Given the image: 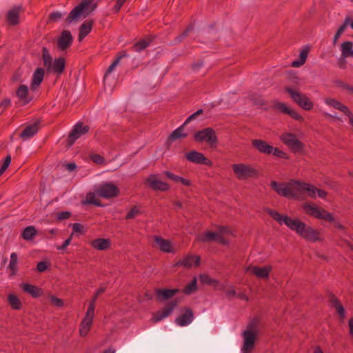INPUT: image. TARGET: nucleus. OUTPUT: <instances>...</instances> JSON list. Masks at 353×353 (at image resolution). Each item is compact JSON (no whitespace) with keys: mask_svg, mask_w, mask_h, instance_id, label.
I'll list each match as a JSON object with an SVG mask.
<instances>
[{"mask_svg":"<svg viewBox=\"0 0 353 353\" xmlns=\"http://www.w3.org/2000/svg\"><path fill=\"white\" fill-rule=\"evenodd\" d=\"M87 203L94 204L96 205H100V203L97 199H96L94 194L89 193L86 197Z\"/></svg>","mask_w":353,"mask_h":353,"instance_id":"603ef678","label":"nucleus"},{"mask_svg":"<svg viewBox=\"0 0 353 353\" xmlns=\"http://www.w3.org/2000/svg\"><path fill=\"white\" fill-rule=\"evenodd\" d=\"M196 278H194L193 280L188 283L183 290V292L185 294H191L192 292H195L197 289L196 287Z\"/></svg>","mask_w":353,"mask_h":353,"instance_id":"a18cd8bd","label":"nucleus"},{"mask_svg":"<svg viewBox=\"0 0 353 353\" xmlns=\"http://www.w3.org/2000/svg\"><path fill=\"white\" fill-rule=\"evenodd\" d=\"M194 315L192 311L187 308L185 313L181 314L176 319V323L180 326H185L189 325L193 321Z\"/></svg>","mask_w":353,"mask_h":353,"instance_id":"a878e982","label":"nucleus"},{"mask_svg":"<svg viewBox=\"0 0 353 353\" xmlns=\"http://www.w3.org/2000/svg\"><path fill=\"white\" fill-rule=\"evenodd\" d=\"M257 333L256 326L253 324L249 325L248 328L243 332V345L241 348L243 353H250L252 351Z\"/></svg>","mask_w":353,"mask_h":353,"instance_id":"423d86ee","label":"nucleus"},{"mask_svg":"<svg viewBox=\"0 0 353 353\" xmlns=\"http://www.w3.org/2000/svg\"><path fill=\"white\" fill-rule=\"evenodd\" d=\"M16 96L23 105H27L33 99L28 86L23 84L19 85L17 89Z\"/></svg>","mask_w":353,"mask_h":353,"instance_id":"aec40b11","label":"nucleus"},{"mask_svg":"<svg viewBox=\"0 0 353 353\" xmlns=\"http://www.w3.org/2000/svg\"><path fill=\"white\" fill-rule=\"evenodd\" d=\"M199 263L200 257L199 256L188 255L181 261L178 262V264L190 268L193 266L199 265Z\"/></svg>","mask_w":353,"mask_h":353,"instance_id":"cd10ccee","label":"nucleus"},{"mask_svg":"<svg viewBox=\"0 0 353 353\" xmlns=\"http://www.w3.org/2000/svg\"><path fill=\"white\" fill-rule=\"evenodd\" d=\"M194 138L196 141L205 142L211 147L216 146L218 141L216 132L211 128H206L196 132L194 135Z\"/></svg>","mask_w":353,"mask_h":353,"instance_id":"6e6552de","label":"nucleus"},{"mask_svg":"<svg viewBox=\"0 0 353 353\" xmlns=\"http://www.w3.org/2000/svg\"><path fill=\"white\" fill-rule=\"evenodd\" d=\"M48 267V264L46 261H41L37 263V270L39 272H45Z\"/></svg>","mask_w":353,"mask_h":353,"instance_id":"4d7b16f0","label":"nucleus"},{"mask_svg":"<svg viewBox=\"0 0 353 353\" xmlns=\"http://www.w3.org/2000/svg\"><path fill=\"white\" fill-rule=\"evenodd\" d=\"M280 140L294 152H302L305 145L297 136L292 132H284L280 136Z\"/></svg>","mask_w":353,"mask_h":353,"instance_id":"0eeeda50","label":"nucleus"},{"mask_svg":"<svg viewBox=\"0 0 353 353\" xmlns=\"http://www.w3.org/2000/svg\"><path fill=\"white\" fill-rule=\"evenodd\" d=\"M305 194L312 199H316L317 197L325 199L327 195V192L325 190L319 189L314 185L307 183H305L304 185V194Z\"/></svg>","mask_w":353,"mask_h":353,"instance_id":"a211bd4d","label":"nucleus"},{"mask_svg":"<svg viewBox=\"0 0 353 353\" xmlns=\"http://www.w3.org/2000/svg\"><path fill=\"white\" fill-rule=\"evenodd\" d=\"M50 301L53 303L56 306L61 307L63 305V301L59 298H57L55 296H52L50 297Z\"/></svg>","mask_w":353,"mask_h":353,"instance_id":"13d9d810","label":"nucleus"},{"mask_svg":"<svg viewBox=\"0 0 353 353\" xmlns=\"http://www.w3.org/2000/svg\"><path fill=\"white\" fill-rule=\"evenodd\" d=\"M324 102L327 105L341 111L343 113L347 111V109L349 108L347 105L343 104L341 102L337 101L334 98L327 97L324 99Z\"/></svg>","mask_w":353,"mask_h":353,"instance_id":"7c9ffc66","label":"nucleus"},{"mask_svg":"<svg viewBox=\"0 0 353 353\" xmlns=\"http://www.w3.org/2000/svg\"><path fill=\"white\" fill-rule=\"evenodd\" d=\"M285 91L290 95L293 101L302 109L308 111L314 108V103L305 94L288 87L285 88Z\"/></svg>","mask_w":353,"mask_h":353,"instance_id":"39448f33","label":"nucleus"},{"mask_svg":"<svg viewBox=\"0 0 353 353\" xmlns=\"http://www.w3.org/2000/svg\"><path fill=\"white\" fill-rule=\"evenodd\" d=\"M307 54H308L307 49H303V50H301L300 52V54H299V59L297 61H292V66L294 67V68H299V67L303 65L306 61Z\"/></svg>","mask_w":353,"mask_h":353,"instance_id":"79ce46f5","label":"nucleus"},{"mask_svg":"<svg viewBox=\"0 0 353 353\" xmlns=\"http://www.w3.org/2000/svg\"><path fill=\"white\" fill-rule=\"evenodd\" d=\"M23 8L21 6L14 7L8 12L7 21L11 26H16L19 23V14L23 12Z\"/></svg>","mask_w":353,"mask_h":353,"instance_id":"4be33fe9","label":"nucleus"},{"mask_svg":"<svg viewBox=\"0 0 353 353\" xmlns=\"http://www.w3.org/2000/svg\"><path fill=\"white\" fill-rule=\"evenodd\" d=\"M341 87H342L344 90H347V92H349L350 94H353V86H352V85H349V84H345V83H344V84H343V85H341Z\"/></svg>","mask_w":353,"mask_h":353,"instance_id":"774afa93","label":"nucleus"},{"mask_svg":"<svg viewBox=\"0 0 353 353\" xmlns=\"http://www.w3.org/2000/svg\"><path fill=\"white\" fill-rule=\"evenodd\" d=\"M176 305L177 302L176 301H172L169 302L163 308L154 314L152 319V321L154 323H157L161 321L162 319L168 317L172 313L174 309L176 307Z\"/></svg>","mask_w":353,"mask_h":353,"instance_id":"2eb2a0df","label":"nucleus"},{"mask_svg":"<svg viewBox=\"0 0 353 353\" xmlns=\"http://www.w3.org/2000/svg\"><path fill=\"white\" fill-rule=\"evenodd\" d=\"M145 183L148 187L155 191L165 192L170 189L169 184L161 181L157 174L149 175L145 179Z\"/></svg>","mask_w":353,"mask_h":353,"instance_id":"f8f14e48","label":"nucleus"},{"mask_svg":"<svg viewBox=\"0 0 353 353\" xmlns=\"http://www.w3.org/2000/svg\"><path fill=\"white\" fill-rule=\"evenodd\" d=\"M267 212L279 224L285 225L289 229L296 232L297 234L307 241L315 243L323 240V237L319 230L307 225L299 219H292L288 215L281 214L271 209H268Z\"/></svg>","mask_w":353,"mask_h":353,"instance_id":"f257e3e1","label":"nucleus"},{"mask_svg":"<svg viewBox=\"0 0 353 353\" xmlns=\"http://www.w3.org/2000/svg\"><path fill=\"white\" fill-rule=\"evenodd\" d=\"M305 182L290 180L288 183L271 182V188L279 195L288 199H302L304 195Z\"/></svg>","mask_w":353,"mask_h":353,"instance_id":"f03ea898","label":"nucleus"},{"mask_svg":"<svg viewBox=\"0 0 353 353\" xmlns=\"http://www.w3.org/2000/svg\"><path fill=\"white\" fill-rule=\"evenodd\" d=\"M252 144L253 147L261 153L270 154H272V152H273L272 146L263 140L253 139L252 141Z\"/></svg>","mask_w":353,"mask_h":353,"instance_id":"b1692460","label":"nucleus"},{"mask_svg":"<svg viewBox=\"0 0 353 353\" xmlns=\"http://www.w3.org/2000/svg\"><path fill=\"white\" fill-rule=\"evenodd\" d=\"M91 159L92 161H94V163H97L98 164H101V163H103V161H104V158L99 154L92 155Z\"/></svg>","mask_w":353,"mask_h":353,"instance_id":"bf43d9fd","label":"nucleus"},{"mask_svg":"<svg viewBox=\"0 0 353 353\" xmlns=\"http://www.w3.org/2000/svg\"><path fill=\"white\" fill-rule=\"evenodd\" d=\"M94 309H95V305L89 303L88 310H87L83 319L92 321L93 317H94Z\"/></svg>","mask_w":353,"mask_h":353,"instance_id":"de8ad7c7","label":"nucleus"},{"mask_svg":"<svg viewBox=\"0 0 353 353\" xmlns=\"http://www.w3.org/2000/svg\"><path fill=\"white\" fill-rule=\"evenodd\" d=\"M72 40L71 32L69 30H63L57 41L59 50L61 51L65 50L72 45Z\"/></svg>","mask_w":353,"mask_h":353,"instance_id":"6ab92c4d","label":"nucleus"},{"mask_svg":"<svg viewBox=\"0 0 353 353\" xmlns=\"http://www.w3.org/2000/svg\"><path fill=\"white\" fill-rule=\"evenodd\" d=\"M72 230L74 232H81L83 230V226L81 224L79 223H75L72 225Z\"/></svg>","mask_w":353,"mask_h":353,"instance_id":"0e129e2a","label":"nucleus"},{"mask_svg":"<svg viewBox=\"0 0 353 353\" xmlns=\"http://www.w3.org/2000/svg\"><path fill=\"white\" fill-rule=\"evenodd\" d=\"M43 60L44 66L48 70H50L52 63V60L51 55L46 48H43Z\"/></svg>","mask_w":353,"mask_h":353,"instance_id":"37998d69","label":"nucleus"},{"mask_svg":"<svg viewBox=\"0 0 353 353\" xmlns=\"http://www.w3.org/2000/svg\"><path fill=\"white\" fill-rule=\"evenodd\" d=\"M45 72L44 70L41 68H37L34 72L31 84H30V90L34 91L36 90L41 83H42L44 78Z\"/></svg>","mask_w":353,"mask_h":353,"instance_id":"5701e85b","label":"nucleus"},{"mask_svg":"<svg viewBox=\"0 0 353 353\" xmlns=\"http://www.w3.org/2000/svg\"><path fill=\"white\" fill-rule=\"evenodd\" d=\"M128 62H130V55L128 54L125 51L120 52L115 60L112 63V64L109 66L105 73V78L110 74L115 68L119 64H125Z\"/></svg>","mask_w":353,"mask_h":353,"instance_id":"412c9836","label":"nucleus"},{"mask_svg":"<svg viewBox=\"0 0 353 353\" xmlns=\"http://www.w3.org/2000/svg\"><path fill=\"white\" fill-rule=\"evenodd\" d=\"M350 21V17H346L343 23L339 28L337 30L334 39H333V44L335 45L337 43L338 39L340 38L341 34L344 32L347 26L349 25Z\"/></svg>","mask_w":353,"mask_h":353,"instance_id":"4c0bfd02","label":"nucleus"},{"mask_svg":"<svg viewBox=\"0 0 353 353\" xmlns=\"http://www.w3.org/2000/svg\"><path fill=\"white\" fill-rule=\"evenodd\" d=\"M288 114L296 121H303L304 120L303 117L294 110L290 109Z\"/></svg>","mask_w":353,"mask_h":353,"instance_id":"864d4df0","label":"nucleus"},{"mask_svg":"<svg viewBox=\"0 0 353 353\" xmlns=\"http://www.w3.org/2000/svg\"><path fill=\"white\" fill-rule=\"evenodd\" d=\"M105 288L101 287V288H99L97 290V292H95V294H94V296H92V299L90 300V303L95 305V303H96V301H97L98 296L101 294H103L105 292Z\"/></svg>","mask_w":353,"mask_h":353,"instance_id":"5fc2aeb1","label":"nucleus"},{"mask_svg":"<svg viewBox=\"0 0 353 353\" xmlns=\"http://www.w3.org/2000/svg\"><path fill=\"white\" fill-rule=\"evenodd\" d=\"M37 234L36 228L34 226H28L21 232V237L26 241L32 240Z\"/></svg>","mask_w":353,"mask_h":353,"instance_id":"e433bc0d","label":"nucleus"},{"mask_svg":"<svg viewBox=\"0 0 353 353\" xmlns=\"http://www.w3.org/2000/svg\"><path fill=\"white\" fill-rule=\"evenodd\" d=\"M179 290L178 289H157V299L159 301H164L173 297Z\"/></svg>","mask_w":353,"mask_h":353,"instance_id":"393cba45","label":"nucleus"},{"mask_svg":"<svg viewBox=\"0 0 353 353\" xmlns=\"http://www.w3.org/2000/svg\"><path fill=\"white\" fill-rule=\"evenodd\" d=\"M65 65V61L63 57H59L58 59H54L53 63H52L51 68L52 70L57 74H61Z\"/></svg>","mask_w":353,"mask_h":353,"instance_id":"72a5a7b5","label":"nucleus"},{"mask_svg":"<svg viewBox=\"0 0 353 353\" xmlns=\"http://www.w3.org/2000/svg\"><path fill=\"white\" fill-rule=\"evenodd\" d=\"M203 112V110L200 109L199 110H197L196 112H194V114H191L187 119L186 121L184 122V124H187L188 123H189L190 121H192V119H194L197 115L201 114Z\"/></svg>","mask_w":353,"mask_h":353,"instance_id":"680f3d73","label":"nucleus"},{"mask_svg":"<svg viewBox=\"0 0 353 353\" xmlns=\"http://www.w3.org/2000/svg\"><path fill=\"white\" fill-rule=\"evenodd\" d=\"M225 294H226V296L228 297H230V298L234 297V296H236V292L235 290L233 288L228 289L225 292Z\"/></svg>","mask_w":353,"mask_h":353,"instance_id":"69168bd1","label":"nucleus"},{"mask_svg":"<svg viewBox=\"0 0 353 353\" xmlns=\"http://www.w3.org/2000/svg\"><path fill=\"white\" fill-rule=\"evenodd\" d=\"M96 194L103 198L110 199L119 194L118 187L112 183H103L95 190Z\"/></svg>","mask_w":353,"mask_h":353,"instance_id":"9b49d317","label":"nucleus"},{"mask_svg":"<svg viewBox=\"0 0 353 353\" xmlns=\"http://www.w3.org/2000/svg\"><path fill=\"white\" fill-rule=\"evenodd\" d=\"M341 56L343 58L353 57V44L351 41H345L341 46Z\"/></svg>","mask_w":353,"mask_h":353,"instance_id":"f704fd0d","label":"nucleus"},{"mask_svg":"<svg viewBox=\"0 0 353 353\" xmlns=\"http://www.w3.org/2000/svg\"><path fill=\"white\" fill-rule=\"evenodd\" d=\"M8 302L13 310H20L21 308V302L20 299L14 294H10L8 296Z\"/></svg>","mask_w":353,"mask_h":353,"instance_id":"c9c22d12","label":"nucleus"},{"mask_svg":"<svg viewBox=\"0 0 353 353\" xmlns=\"http://www.w3.org/2000/svg\"><path fill=\"white\" fill-rule=\"evenodd\" d=\"M21 289L34 298H37L42 294V290L36 285L29 283H21Z\"/></svg>","mask_w":353,"mask_h":353,"instance_id":"c85d7f7f","label":"nucleus"},{"mask_svg":"<svg viewBox=\"0 0 353 353\" xmlns=\"http://www.w3.org/2000/svg\"><path fill=\"white\" fill-rule=\"evenodd\" d=\"M186 124L183 123L182 125L174 130L168 137L167 142L171 143L172 141L177 139L185 138L188 136V134L184 132V126Z\"/></svg>","mask_w":353,"mask_h":353,"instance_id":"c756f323","label":"nucleus"},{"mask_svg":"<svg viewBox=\"0 0 353 353\" xmlns=\"http://www.w3.org/2000/svg\"><path fill=\"white\" fill-rule=\"evenodd\" d=\"M186 159L192 163L211 166L212 162L206 158L202 153L192 150L185 154Z\"/></svg>","mask_w":353,"mask_h":353,"instance_id":"dca6fc26","label":"nucleus"},{"mask_svg":"<svg viewBox=\"0 0 353 353\" xmlns=\"http://www.w3.org/2000/svg\"><path fill=\"white\" fill-rule=\"evenodd\" d=\"M18 256L16 252H12L10 254V263L8 265V268L11 271V274L12 276L15 275L17 274V272L18 270Z\"/></svg>","mask_w":353,"mask_h":353,"instance_id":"ea45409f","label":"nucleus"},{"mask_svg":"<svg viewBox=\"0 0 353 353\" xmlns=\"http://www.w3.org/2000/svg\"><path fill=\"white\" fill-rule=\"evenodd\" d=\"M39 130V126L37 123H33L30 125L24 128V130L21 132L20 137L23 139H28L32 137H33Z\"/></svg>","mask_w":353,"mask_h":353,"instance_id":"2f4dec72","label":"nucleus"},{"mask_svg":"<svg viewBox=\"0 0 353 353\" xmlns=\"http://www.w3.org/2000/svg\"><path fill=\"white\" fill-rule=\"evenodd\" d=\"M163 174L167 176L168 179H170V180L176 182V183H179V176H177L174 174H173L172 172H169V171H165L163 172Z\"/></svg>","mask_w":353,"mask_h":353,"instance_id":"6e6d98bb","label":"nucleus"},{"mask_svg":"<svg viewBox=\"0 0 353 353\" xmlns=\"http://www.w3.org/2000/svg\"><path fill=\"white\" fill-rule=\"evenodd\" d=\"M11 163V157L10 155H8L1 165L0 168V176L5 172V171L7 170V168L9 167L10 164Z\"/></svg>","mask_w":353,"mask_h":353,"instance_id":"09e8293b","label":"nucleus"},{"mask_svg":"<svg viewBox=\"0 0 353 353\" xmlns=\"http://www.w3.org/2000/svg\"><path fill=\"white\" fill-rule=\"evenodd\" d=\"M151 43V39L149 38H145L134 45V50L141 51L145 49Z\"/></svg>","mask_w":353,"mask_h":353,"instance_id":"c03bdc74","label":"nucleus"},{"mask_svg":"<svg viewBox=\"0 0 353 353\" xmlns=\"http://www.w3.org/2000/svg\"><path fill=\"white\" fill-rule=\"evenodd\" d=\"M11 104L10 99H4L1 101L0 103V107H2L3 110L7 108L8 106H10Z\"/></svg>","mask_w":353,"mask_h":353,"instance_id":"e2e57ef3","label":"nucleus"},{"mask_svg":"<svg viewBox=\"0 0 353 353\" xmlns=\"http://www.w3.org/2000/svg\"><path fill=\"white\" fill-rule=\"evenodd\" d=\"M92 2L90 1H83L80 4L72 10L68 17L66 19L68 23H71L73 21L77 20L83 14L85 15L90 13L93 8H90Z\"/></svg>","mask_w":353,"mask_h":353,"instance_id":"9d476101","label":"nucleus"},{"mask_svg":"<svg viewBox=\"0 0 353 353\" xmlns=\"http://www.w3.org/2000/svg\"><path fill=\"white\" fill-rule=\"evenodd\" d=\"M344 114L348 117L349 122H350V125L352 126H353V114H352V112L348 108L347 111H346Z\"/></svg>","mask_w":353,"mask_h":353,"instance_id":"338daca9","label":"nucleus"},{"mask_svg":"<svg viewBox=\"0 0 353 353\" xmlns=\"http://www.w3.org/2000/svg\"><path fill=\"white\" fill-rule=\"evenodd\" d=\"M71 215V213L68 211L61 212L57 214V219L59 220H64L68 219Z\"/></svg>","mask_w":353,"mask_h":353,"instance_id":"052dcab7","label":"nucleus"},{"mask_svg":"<svg viewBox=\"0 0 353 353\" xmlns=\"http://www.w3.org/2000/svg\"><path fill=\"white\" fill-rule=\"evenodd\" d=\"M302 208L305 214L315 219L325 220L328 222L334 221L332 213L314 203H303Z\"/></svg>","mask_w":353,"mask_h":353,"instance_id":"20e7f679","label":"nucleus"},{"mask_svg":"<svg viewBox=\"0 0 353 353\" xmlns=\"http://www.w3.org/2000/svg\"><path fill=\"white\" fill-rule=\"evenodd\" d=\"M62 17V14L59 12H53L50 14L48 20L50 22H57Z\"/></svg>","mask_w":353,"mask_h":353,"instance_id":"3c124183","label":"nucleus"},{"mask_svg":"<svg viewBox=\"0 0 353 353\" xmlns=\"http://www.w3.org/2000/svg\"><path fill=\"white\" fill-rule=\"evenodd\" d=\"M90 245L97 250H106L110 248L111 241L108 239H96L90 242Z\"/></svg>","mask_w":353,"mask_h":353,"instance_id":"bb28decb","label":"nucleus"},{"mask_svg":"<svg viewBox=\"0 0 353 353\" xmlns=\"http://www.w3.org/2000/svg\"><path fill=\"white\" fill-rule=\"evenodd\" d=\"M93 22L92 21H85L82 23L79 28V41H82L92 30Z\"/></svg>","mask_w":353,"mask_h":353,"instance_id":"473e14b6","label":"nucleus"},{"mask_svg":"<svg viewBox=\"0 0 353 353\" xmlns=\"http://www.w3.org/2000/svg\"><path fill=\"white\" fill-rule=\"evenodd\" d=\"M154 242L155 246L163 252L174 253L175 252L174 247L170 240L163 239L159 236H154Z\"/></svg>","mask_w":353,"mask_h":353,"instance_id":"f3484780","label":"nucleus"},{"mask_svg":"<svg viewBox=\"0 0 353 353\" xmlns=\"http://www.w3.org/2000/svg\"><path fill=\"white\" fill-rule=\"evenodd\" d=\"M330 301L339 316L343 319L345 317V309L340 303L339 299L333 295L330 297Z\"/></svg>","mask_w":353,"mask_h":353,"instance_id":"58836bf2","label":"nucleus"},{"mask_svg":"<svg viewBox=\"0 0 353 353\" xmlns=\"http://www.w3.org/2000/svg\"><path fill=\"white\" fill-rule=\"evenodd\" d=\"M272 150H273V152H272V154H273V155H274L275 157L285 159H288V156L287 153L281 150L279 148H274L272 146Z\"/></svg>","mask_w":353,"mask_h":353,"instance_id":"8fccbe9b","label":"nucleus"},{"mask_svg":"<svg viewBox=\"0 0 353 353\" xmlns=\"http://www.w3.org/2000/svg\"><path fill=\"white\" fill-rule=\"evenodd\" d=\"M89 130V125H84L82 122H78L69 134L68 139L70 143L73 144L77 139L87 134Z\"/></svg>","mask_w":353,"mask_h":353,"instance_id":"4468645a","label":"nucleus"},{"mask_svg":"<svg viewBox=\"0 0 353 353\" xmlns=\"http://www.w3.org/2000/svg\"><path fill=\"white\" fill-rule=\"evenodd\" d=\"M272 270L270 265L264 266L249 265L245 268L246 272H252L256 278L261 279H268Z\"/></svg>","mask_w":353,"mask_h":353,"instance_id":"ddd939ff","label":"nucleus"},{"mask_svg":"<svg viewBox=\"0 0 353 353\" xmlns=\"http://www.w3.org/2000/svg\"><path fill=\"white\" fill-rule=\"evenodd\" d=\"M92 321L88 320V319H83L81 325H80V329H79V333L81 336H85L92 326Z\"/></svg>","mask_w":353,"mask_h":353,"instance_id":"a19ab883","label":"nucleus"},{"mask_svg":"<svg viewBox=\"0 0 353 353\" xmlns=\"http://www.w3.org/2000/svg\"><path fill=\"white\" fill-rule=\"evenodd\" d=\"M232 236L230 230L226 227H221L218 232L208 231L199 234L196 239L200 242L216 241L225 245L229 243L230 238Z\"/></svg>","mask_w":353,"mask_h":353,"instance_id":"7ed1b4c3","label":"nucleus"},{"mask_svg":"<svg viewBox=\"0 0 353 353\" xmlns=\"http://www.w3.org/2000/svg\"><path fill=\"white\" fill-rule=\"evenodd\" d=\"M274 108L279 110L281 112L288 114L290 110V108L284 103L275 101L274 103Z\"/></svg>","mask_w":353,"mask_h":353,"instance_id":"49530a36","label":"nucleus"},{"mask_svg":"<svg viewBox=\"0 0 353 353\" xmlns=\"http://www.w3.org/2000/svg\"><path fill=\"white\" fill-rule=\"evenodd\" d=\"M232 168L235 176L239 180H245L256 174V170L249 164L234 163Z\"/></svg>","mask_w":353,"mask_h":353,"instance_id":"1a4fd4ad","label":"nucleus"}]
</instances>
